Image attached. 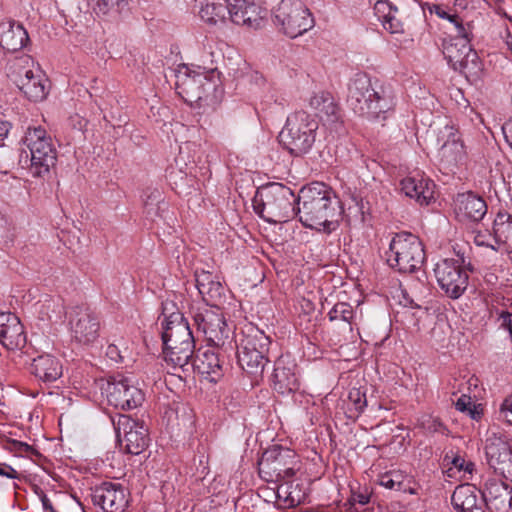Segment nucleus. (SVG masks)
<instances>
[{
	"instance_id": "nucleus-1",
	"label": "nucleus",
	"mask_w": 512,
	"mask_h": 512,
	"mask_svg": "<svg viewBox=\"0 0 512 512\" xmlns=\"http://www.w3.org/2000/svg\"><path fill=\"white\" fill-rule=\"evenodd\" d=\"M348 103L355 113L377 121L385 120L396 105L392 87L365 73H358L351 80Z\"/></svg>"
},
{
	"instance_id": "nucleus-2",
	"label": "nucleus",
	"mask_w": 512,
	"mask_h": 512,
	"mask_svg": "<svg viewBox=\"0 0 512 512\" xmlns=\"http://www.w3.org/2000/svg\"><path fill=\"white\" fill-rule=\"evenodd\" d=\"M210 65L184 67L176 75V91L187 103L201 106L216 104L222 94L220 72L213 65L214 52L206 53ZM203 63L208 61L203 60Z\"/></svg>"
},
{
	"instance_id": "nucleus-3",
	"label": "nucleus",
	"mask_w": 512,
	"mask_h": 512,
	"mask_svg": "<svg viewBox=\"0 0 512 512\" xmlns=\"http://www.w3.org/2000/svg\"><path fill=\"white\" fill-rule=\"evenodd\" d=\"M296 214L306 227L330 229L344 211L334 192L324 183L313 182L303 187L296 200Z\"/></svg>"
},
{
	"instance_id": "nucleus-4",
	"label": "nucleus",
	"mask_w": 512,
	"mask_h": 512,
	"mask_svg": "<svg viewBox=\"0 0 512 512\" xmlns=\"http://www.w3.org/2000/svg\"><path fill=\"white\" fill-rule=\"evenodd\" d=\"M163 308L162 341L165 360L174 367L184 368L193 357L195 342L189 323L179 311L170 312Z\"/></svg>"
},
{
	"instance_id": "nucleus-5",
	"label": "nucleus",
	"mask_w": 512,
	"mask_h": 512,
	"mask_svg": "<svg viewBox=\"0 0 512 512\" xmlns=\"http://www.w3.org/2000/svg\"><path fill=\"white\" fill-rule=\"evenodd\" d=\"M20 162L32 177L45 178L57 162V150L51 135L41 126L28 127L21 139Z\"/></svg>"
},
{
	"instance_id": "nucleus-6",
	"label": "nucleus",
	"mask_w": 512,
	"mask_h": 512,
	"mask_svg": "<svg viewBox=\"0 0 512 512\" xmlns=\"http://www.w3.org/2000/svg\"><path fill=\"white\" fill-rule=\"evenodd\" d=\"M296 200L289 187L273 182L257 189L253 209L266 222L282 223L296 214Z\"/></svg>"
},
{
	"instance_id": "nucleus-7",
	"label": "nucleus",
	"mask_w": 512,
	"mask_h": 512,
	"mask_svg": "<svg viewBox=\"0 0 512 512\" xmlns=\"http://www.w3.org/2000/svg\"><path fill=\"white\" fill-rule=\"evenodd\" d=\"M318 127L315 116L297 111L287 118L279 134L280 143L293 156L307 154L316 141Z\"/></svg>"
},
{
	"instance_id": "nucleus-8",
	"label": "nucleus",
	"mask_w": 512,
	"mask_h": 512,
	"mask_svg": "<svg viewBox=\"0 0 512 512\" xmlns=\"http://www.w3.org/2000/svg\"><path fill=\"white\" fill-rule=\"evenodd\" d=\"M272 21L280 33L292 39L315 25L310 9L301 0H281L272 11Z\"/></svg>"
},
{
	"instance_id": "nucleus-9",
	"label": "nucleus",
	"mask_w": 512,
	"mask_h": 512,
	"mask_svg": "<svg viewBox=\"0 0 512 512\" xmlns=\"http://www.w3.org/2000/svg\"><path fill=\"white\" fill-rule=\"evenodd\" d=\"M424 261V246L416 235L401 232L392 238L387 253V263L391 268L400 273H413L422 267Z\"/></svg>"
},
{
	"instance_id": "nucleus-10",
	"label": "nucleus",
	"mask_w": 512,
	"mask_h": 512,
	"mask_svg": "<svg viewBox=\"0 0 512 512\" xmlns=\"http://www.w3.org/2000/svg\"><path fill=\"white\" fill-rule=\"evenodd\" d=\"M456 256L441 259L434 267L438 285L452 299H458L466 291L469 279L467 270L472 269L464 254L457 253Z\"/></svg>"
},
{
	"instance_id": "nucleus-11",
	"label": "nucleus",
	"mask_w": 512,
	"mask_h": 512,
	"mask_svg": "<svg viewBox=\"0 0 512 512\" xmlns=\"http://www.w3.org/2000/svg\"><path fill=\"white\" fill-rule=\"evenodd\" d=\"M270 339L260 330L245 334L237 347V360L240 367L248 374L258 376L263 373L268 363Z\"/></svg>"
},
{
	"instance_id": "nucleus-12",
	"label": "nucleus",
	"mask_w": 512,
	"mask_h": 512,
	"mask_svg": "<svg viewBox=\"0 0 512 512\" xmlns=\"http://www.w3.org/2000/svg\"><path fill=\"white\" fill-rule=\"evenodd\" d=\"M194 325L202 332L210 346L218 349H233L230 329L218 307L198 308L193 312Z\"/></svg>"
},
{
	"instance_id": "nucleus-13",
	"label": "nucleus",
	"mask_w": 512,
	"mask_h": 512,
	"mask_svg": "<svg viewBox=\"0 0 512 512\" xmlns=\"http://www.w3.org/2000/svg\"><path fill=\"white\" fill-rule=\"evenodd\" d=\"M438 142L441 144L437 151V160L442 169L454 172L463 166L467 160V151L459 131L446 125L438 133Z\"/></svg>"
},
{
	"instance_id": "nucleus-14",
	"label": "nucleus",
	"mask_w": 512,
	"mask_h": 512,
	"mask_svg": "<svg viewBox=\"0 0 512 512\" xmlns=\"http://www.w3.org/2000/svg\"><path fill=\"white\" fill-rule=\"evenodd\" d=\"M443 54L448 64L465 76L475 74L479 69L478 56L472 49L471 40L449 39L443 45Z\"/></svg>"
},
{
	"instance_id": "nucleus-15",
	"label": "nucleus",
	"mask_w": 512,
	"mask_h": 512,
	"mask_svg": "<svg viewBox=\"0 0 512 512\" xmlns=\"http://www.w3.org/2000/svg\"><path fill=\"white\" fill-rule=\"evenodd\" d=\"M69 325L72 337L80 344H91L99 337V317L87 306L71 308Z\"/></svg>"
},
{
	"instance_id": "nucleus-16",
	"label": "nucleus",
	"mask_w": 512,
	"mask_h": 512,
	"mask_svg": "<svg viewBox=\"0 0 512 512\" xmlns=\"http://www.w3.org/2000/svg\"><path fill=\"white\" fill-rule=\"evenodd\" d=\"M488 465L499 475L512 480V445L502 434L492 433L485 441Z\"/></svg>"
},
{
	"instance_id": "nucleus-17",
	"label": "nucleus",
	"mask_w": 512,
	"mask_h": 512,
	"mask_svg": "<svg viewBox=\"0 0 512 512\" xmlns=\"http://www.w3.org/2000/svg\"><path fill=\"white\" fill-rule=\"evenodd\" d=\"M117 425L120 444L127 453L139 455L148 447V429L143 422L129 416H120Z\"/></svg>"
},
{
	"instance_id": "nucleus-18",
	"label": "nucleus",
	"mask_w": 512,
	"mask_h": 512,
	"mask_svg": "<svg viewBox=\"0 0 512 512\" xmlns=\"http://www.w3.org/2000/svg\"><path fill=\"white\" fill-rule=\"evenodd\" d=\"M107 394L109 402L123 410L136 408L144 401V393L130 377L120 376L108 382Z\"/></svg>"
},
{
	"instance_id": "nucleus-19",
	"label": "nucleus",
	"mask_w": 512,
	"mask_h": 512,
	"mask_svg": "<svg viewBox=\"0 0 512 512\" xmlns=\"http://www.w3.org/2000/svg\"><path fill=\"white\" fill-rule=\"evenodd\" d=\"M296 454L288 448H274L266 451L259 462L260 472L269 473L277 479L290 478L295 474Z\"/></svg>"
},
{
	"instance_id": "nucleus-20",
	"label": "nucleus",
	"mask_w": 512,
	"mask_h": 512,
	"mask_svg": "<svg viewBox=\"0 0 512 512\" xmlns=\"http://www.w3.org/2000/svg\"><path fill=\"white\" fill-rule=\"evenodd\" d=\"M92 501L104 512H123L128 505V493L125 487L117 482H103L92 492Z\"/></svg>"
},
{
	"instance_id": "nucleus-21",
	"label": "nucleus",
	"mask_w": 512,
	"mask_h": 512,
	"mask_svg": "<svg viewBox=\"0 0 512 512\" xmlns=\"http://www.w3.org/2000/svg\"><path fill=\"white\" fill-rule=\"evenodd\" d=\"M221 351L226 352L227 350L211 346L196 357L193 356L190 363L208 381L217 383L223 377L225 370Z\"/></svg>"
},
{
	"instance_id": "nucleus-22",
	"label": "nucleus",
	"mask_w": 512,
	"mask_h": 512,
	"mask_svg": "<svg viewBox=\"0 0 512 512\" xmlns=\"http://www.w3.org/2000/svg\"><path fill=\"white\" fill-rule=\"evenodd\" d=\"M0 343L11 351L21 350L26 346L24 327L13 313H0Z\"/></svg>"
},
{
	"instance_id": "nucleus-23",
	"label": "nucleus",
	"mask_w": 512,
	"mask_h": 512,
	"mask_svg": "<svg viewBox=\"0 0 512 512\" xmlns=\"http://www.w3.org/2000/svg\"><path fill=\"white\" fill-rule=\"evenodd\" d=\"M296 365L286 357H279L274 364L271 376L272 386L279 394L286 395L299 389Z\"/></svg>"
},
{
	"instance_id": "nucleus-24",
	"label": "nucleus",
	"mask_w": 512,
	"mask_h": 512,
	"mask_svg": "<svg viewBox=\"0 0 512 512\" xmlns=\"http://www.w3.org/2000/svg\"><path fill=\"white\" fill-rule=\"evenodd\" d=\"M454 203L455 214L461 221L478 222L487 213L485 200L472 192L458 194Z\"/></svg>"
},
{
	"instance_id": "nucleus-25",
	"label": "nucleus",
	"mask_w": 512,
	"mask_h": 512,
	"mask_svg": "<svg viewBox=\"0 0 512 512\" xmlns=\"http://www.w3.org/2000/svg\"><path fill=\"white\" fill-rule=\"evenodd\" d=\"M309 106L317 112L324 125L335 130L341 126L339 107L330 93H315L309 100Z\"/></svg>"
},
{
	"instance_id": "nucleus-26",
	"label": "nucleus",
	"mask_w": 512,
	"mask_h": 512,
	"mask_svg": "<svg viewBox=\"0 0 512 512\" xmlns=\"http://www.w3.org/2000/svg\"><path fill=\"white\" fill-rule=\"evenodd\" d=\"M400 187L407 197L415 199L421 205H427L434 198V183L419 174L403 178Z\"/></svg>"
},
{
	"instance_id": "nucleus-27",
	"label": "nucleus",
	"mask_w": 512,
	"mask_h": 512,
	"mask_svg": "<svg viewBox=\"0 0 512 512\" xmlns=\"http://www.w3.org/2000/svg\"><path fill=\"white\" fill-rule=\"evenodd\" d=\"M481 493L482 501L491 509L500 510L507 506L512 507V489L498 479H488Z\"/></svg>"
},
{
	"instance_id": "nucleus-28",
	"label": "nucleus",
	"mask_w": 512,
	"mask_h": 512,
	"mask_svg": "<svg viewBox=\"0 0 512 512\" xmlns=\"http://www.w3.org/2000/svg\"><path fill=\"white\" fill-rule=\"evenodd\" d=\"M29 41L25 28L12 20L0 22V46L8 52L21 50Z\"/></svg>"
},
{
	"instance_id": "nucleus-29",
	"label": "nucleus",
	"mask_w": 512,
	"mask_h": 512,
	"mask_svg": "<svg viewBox=\"0 0 512 512\" xmlns=\"http://www.w3.org/2000/svg\"><path fill=\"white\" fill-rule=\"evenodd\" d=\"M451 503L456 512H484L483 501L478 499L475 486L470 484L457 486Z\"/></svg>"
},
{
	"instance_id": "nucleus-30",
	"label": "nucleus",
	"mask_w": 512,
	"mask_h": 512,
	"mask_svg": "<svg viewBox=\"0 0 512 512\" xmlns=\"http://www.w3.org/2000/svg\"><path fill=\"white\" fill-rule=\"evenodd\" d=\"M31 373L43 382H54L62 375V364L55 356L42 354L33 359Z\"/></svg>"
},
{
	"instance_id": "nucleus-31",
	"label": "nucleus",
	"mask_w": 512,
	"mask_h": 512,
	"mask_svg": "<svg viewBox=\"0 0 512 512\" xmlns=\"http://www.w3.org/2000/svg\"><path fill=\"white\" fill-rule=\"evenodd\" d=\"M374 13L383 28L391 34L404 32V24L399 18L398 8L388 0H379L374 5Z\"/></svg>"
},
{
	"instance_id": "nucleus-32",
	"label": "nucleus",
	"mask_w": 512,
	"mask_h": 512,
	"mask_svg": "<svg viewBox=\"0 0 512 512\" xmlns=\"http://www.w3.org/2000/svg\"><path fill=\"white\" fill-rule=\"evenodd\" d=\"M48 80L40 68L32 73V77L18 84L19 90L31 101L38 102L46 98L48 94Z\"/></svg>"
},
{
	"instance_id": "nucleus-33",
	"label": "nucleus",
	"mask_w": 512,
	"mask_h": 512,
	"mask_svg": "<svg viewBox=\"0 0 512 512\" xmlns=\"http://www.w3.org/2000/svg\"><path fill=\"white\" fill-rule=\"evenodd\" d=\"M39 67L35 64L34 60L29 55H22L15 58L9 65L8 76L11 81L17 86L25 79L32 77V73Z\"/></svg>"
},
{
	"instance_id": "nucleus-34",
	"label": "nucleus",
	"mask_w": 512,
	"mask_h": 512,
	"mask_svg": "<svg viewBox=\"0 0 512 512\" xmlns=\"http://www.w3.org/2000/svg\"><path fill=\"white\" fill-rule=\"evenodd\" d=\"M497 243H512V216L508 213H498L493 225Z\"/></svg>"
},
{
	"instance_id": "nucleus-35",
	"label": "nucleus",
	"mask_w": 512,
	"mask_h": 512,
	"mask_svg": "<svg viewBox=\"0 0 512 512\" xmlns=\"http://www.w3.org/2000/svg\"><path fill=\"white\" fill-rule=\"evenodd\" d=\"M227 4L206 3L199 10L201 20L209 25H216L218 22H224L227 16Z\"/></svg>"
},
{
	"instance_id": "nucleus-36",
	"label": "nucleus",
	"mask_w": 512,
	"mask_h": 512,
	"mask_svg": "<svg viewBox=\"0 0 512 512\" xmlns=\"http://www.w3.org/2000/svg\"><path fill=\"white\" fill-rule=\"evenodd\" d=\"M244 15L245 22L243 26L259 29L265 25L268 11L266 8L252 2L248 10L244 12Z\"/></svg>"
},
{
	"instance_id": "nucleus-37",
	"label": "nucleus",
	"mask_w": 512,
	"mask_h": 512,
	"mask_svg": "<svg viewBox=\"0 0 512 512\" xmlns=\"http://www.w3.org/2000/svg\"><path fill=\"white\" fill-rule=\"evenodd\" d=\"M199 293L204 301L211 305L210 308L218 307L225 298V289L217 277L208 286L202 288Z\"/></svg>"
},
{
	"instance_id": "nucleus-38",
	"label": "nucleus",
	"mask_w": 512,
	"mask_h": 512,
	"mask_svg": "<svg viewBox=\"0 0 512 512\" xmlns=\"http://www.w3.org/2000/svg\"><path fill=\"white\" fill-rule=\"evenodd\" d=\"M252 1L250 0H227V13L230 20L236 25H244V12L248 10Z\"/></svg>"
},
{
	"instance_id": "nucleus-39",
	"label": "nucleus",
	"mask_w": 512,
	"mask_h": 512,
	"mask_svg": "<svg viewBox=\"0 0 512 512\" xmlns=\"http://www.w3.org/2000/svg\"><path fill=\"white\" fill-rule=\"evenodd\" d=\"M452 26L451 30L453 32V35L450 39H465V40H472L473 33L472 28L473 26L471 23L466 22L464 23L462 18L455 13V15L452 17L451 21L449 22Z\"/></svg>"
},
{
	"instance_id": "nucleus-40",
	"label": "nucleus",
	"mask_w": 512,
	"mask_h": 512,
	"mask_svg": "<svg viewBox=\"0 0 512 512\" xmlns=\"http://www.w3.org/2000/svg\"><path fill=\"white\" fill-rule=\"evenodd\" d=\"M452 26L451 30L453 32V35L450 39H465V40H472L473 33L472 28L473 26L471 23L466 22L464 23L462 18L455 13V15L452 17L451 21L449 22Z\"/></svg>"
},
{
	"instance_id": "nucleus-41",
	"label": "nucleus",
	"mask_w": 512,
	"mask_h": 512,
	"mask_svg": "<svg viewBox=\"0 0 512 512\" xmlns=\"http://www.w3.org/2000/svg\"><path fill=\"white\" fill-rule=\"evenodd\" d=\"M328 318L330 321L341 320L350 324L354 318L353 307L348 303L339 302L328 312Z\"/></svg>"
},
{
	"instance_id": "nucleus-42",
	"label": "nucleus",
	"mask_w": 512,
	"mask_h": 512,
	"mask_svg": "<svg viewBox=\"0 0 512 512\" xmlns=\"http://www.w3.org/2000/svg\"><path fill=\"white\" fill-rule=\"evenodd\" d=\"M403 475L397 471L384 473L379 478V484L387 489L400 491L403 487Z\"/></svg>"
},
{
	"instance_id": "nucleus-43",
	"label": "nucleus",
	"mask_w": 512,
	"mask_h": 512,
	"mask_svg": "<svg viewBox=\"0 0 512 512\" xmlns=\"http://www.w3.org/2000/svg\"><path fill=\"white\" fill-rule=\"evenodd\" d=\"M18 228L15 223L7 219L0 221V238L5 245L12 244L17 237Z\"/></svg>"
},
{
	"instance_id": "nucleus-44",
	"label": "nucleus",
	"mask_w": 512,
	"mask_h": 512,
	"mask_svg": "<svg viewBox=\"0 0 512 512\" xmlns=\"http://www.w3.org/2000/svg\"><path fill=\"white\" fill-rule=\"evenodd\" d=\"M6 448L21 457H32L38 454L31 445L18 440H9Z\"/></svg>"
},
{
	"instance_id": "nucleus-45",
	"label": "nucleus",
	"mask_w": 512,
	"mask_h": 512,
	"mask_svg": "<svg viewBox=\"0 0 512 512\" xmlns=\"http://www.w3.org/2000/svg\"><path fill=\"white\" fill-rule=\"evenodd\" d=\"M87 2L94 13L97 15H106L112 8L119 4L120 0H87Z\"/></svg>"
},
{
	"instance_id": "nucleus-46",
	"label": "nucleus",
	"mask_w": 512,
	"mask_h": 512,
	"mask_svg": "<svg viewBox=\"0 0 512 512\" xmlns=\"http://www.w3.org/2000/svg\"><path fill=\"white\" fill-rule=\"evenodd\" d=\"M348 398L353 404L355 411L357 412H362L367 406L366 395L365 393L361 392L360 389H351Z\"/></svg>"
},
{
	"instance_id": "nucleus-47",
	"label": "nucleus",
	"mask_w": 512,
	"mask_h": 512,
	"mask_svg": "<svg viewBox=\"0 0 512 512\" xmlns=\"http://www.w3.org/2000/svg\"><path fill=\"white\" fill-rule=\"evenodd\" d=\"M421 427L429 433H444L445 427L441 421L433 417H424L420 422Z\"/></svg>"
},
{
	"instance_id": "nucleus-48",
	"label": "nucleus",
	"mask_w": 512,
	"mask_h": 512,
	"mask_svg": "<svg viewBox=\"0 0 512 512\" xmlns=\"http://www.w3.org/2000/svg\"><path fill=\"white\" fill-rule=\"evenodd\" d=\"M195 277H196V287H197L198 291L200 292L202 290V288H205L206 286H208L209 283L212 282V280H214L217 276L209 271L196 270Z\"/></svg>"
},
{
	"instance_id": "nucleus-49",
	"label": "nucleus",
	"mask_w": 512,
	"mask_h": 512,
	"mask_svg": "<svg viewBox=\"0 0 512 512\" xmlns=\"http://www.w3.org/2000/svg\"><path fill=\"white\" fill-rule=\"evenodd\" d=\"M429 11L431 14L437 15L441 19H445L447 21H451L452 17L455 15V13H451L447 9H445L443 6L438 4H432L429 6Z\"/></svg>"
},
{
	"instance_id": "nucleus-50",
	"label": "nucleus",
	"mask_w": 512,
	"mask_h": 512,
	"mask_svg": "<svg viewBox=\"0 0 512 512\" xmlns=\"http://www.w3.org/2000/svg\"><path fill=\"white\" fill-rule=\"evenodd\" d=\"M500 413L508 423L512 424V394L501 404Z\"/></svg>"
},
{
	"instance_id": "nucleus-51",
	"label": "nucleus",
	"mask_w": 512,
	"mask_h": 512,
	"mask_svg": "<svg viewBox=\"0 0 512 512\" xmlns=\"http://www.w3.org/2000/svg\"><path fill=\"white\" fill-rule=\"evenodd\" d=\"M107 357L115 363L123 362L124 356L120 348L115 344L108 345L106 349Z\"/></svg>"
},
{
	"instance_id": "nucleus-52",
	"label": "nucleus",
	"mask_w": 512,
	"mask_h": 512,
	"mask_svg": "<svg viewBox=\"0 0 512 512\" xmlns=\"http://www.w3.org/2000/svg\"><path fill=\"white\" fill-rule=\"evenodd\" d=\"M472 405L473 403L471 401V397L465 394L461 395L455 402L456 409L465 413L470 409Z\"/></svg>"
},
{
	"instance_id": "nucleus-53",
	"label": "nucleus",
	"mask_w": 512,
	"mask_h": 512,
	"mask_svg": "<svg viewBox=\"0 0 512 512\" xmlns=\"http://www.w3.org/2000/svg\"><path fill=\"white\" fill-rule=\"evenodd\" d=\"M0 476L9 479H19L20 474L10 465L0 462Z\"/></svg>"
},
{
	"instance_id": "nucleus-54",
	"label": "nucleus",
	"mask_w": 512,
	"mask_h": 512,
	"mask_svg": "<svg viewBox=\"0 0 512 512\" xmlns=\"http://www.w3.org/2000/svg\"><path fill=\"white\" fill-rule=\"evenodd\" d=\"M502 131L506 142L512 148V119L504 123L502 126Z\"/></svg>"
},
{
	"instance_id": "nucleus-55",
	"label": "nucleus",
	"mask_w": 512,
	"mask_h": 512,
	"mask_svg": "<svg viewBox=\"0 0 512 512\" xmlns=\"http://www.w3.org/2000/svg\"><path fill=\"white\" fill-rule=\"evenodd\" d=\"M10 128L9 122L0 120V147L4 145V140L7 138Z\"/></svg>"
},
{
	"instance_id": "nucleus-56",
	"label": "nucleus",
	"mask_w": 512,
	"mask_h": 512,
	"mask_svg": "<svg viewBox=\"0 0 512 512\" xmlns=\"http://www.w3.org/2000/svg\"><path fill=\"white\" fill-rule=\"evenodd\" d=\"M465 461L466 460L461 455H456L452 458L451 464L458 471H463Z\"/></svg>"
},
{
	"instance_id": "nucleus-57",
	"label": "nucleus",
	"mask_w": 512,
	"mask_h": 512,
	"mask_svg": "<svg viewBox=\"0 0 512 512\" xmlns=\"http://www.w3.org/2000/svg\"><path fill=\"white\" fill-rule=\"evenodd\" d=\"M73 122H75L73 125L75 128H78L79 130H82L87 125V120L80 117L79 115H75L71 118Z\"/></svg>"
},
{
	"instance_id": "nucleus-58",
	"label": "nucleus",
	"mask_w": 512,
	"mask_h": 512,
	"mask_svg": "<svg viewBox=\"0 0 512 512\" xmlns=\"http://www.w3.org/2000/svg\"><path fill=\"white\" fill-rule=\"evenodd\" d=\"M466 413L474 420H478L481 417V411H479L475 404H473Z\"/></svg>"
},
{
	"instance_id": "nucleus-59",
	"label": "nucleus",
	"mask_w": 512,
	"mask_h": 512,
	"mask_svg": "<svg viewBox=\"0 0 512 512\" xmlns=\"http://www.w3.org/2000/svg\"><path fill=\"white\" fill-rule=\"evenodd\" d=\"M354 501H356L357 503H359L360 505H366L369 503L370 501V498L369 496L367 495H364V494H358L354 497Z\"/></svg>"
},
{
	"instance_id": "nucleus-60",
	"label": "nucleus",
	"mask_w": 512,
	"mask_h": 512,
	"mask_svg": "<svg viewBox=\"0 0 512 512\" xmlns=\"http://www.w3.org/2000/svg\"><path fill=\"white\" fill-rule=\"evenodd\" d=\"M475 469V464L471 461H465V464H464V468H463V471L465 473H469V474H472V472L474 471Z\"/></svg>"
},
{
	"instance_id": "nucleus-61",
	"label": "nucleus",
	"mask_w": 512,
	"mask_h": 512,
	"mask_svg": "<svg viewBox=\"0 0 512 512\" xmlns=\"http://www.w3.org/2000/svg\"><path fill=\"white\" fill-rule=\"evenodd\" d=\"M505 43H506V45L508 47V50L512 54V35L510 33H507V36H506V39H505Z\"/></svg>"
},
{
	"instance_id": "nucleus-62",
	"label": "nucleus",
	"mask_w": 512,
	"mask_h": 512,
	"mask_svg": "<svg viewBox=\"0 0 512 512\" xmlns=\"http://www.w3.org/2000/svg\"><path fill=\"white\" fill-rule=\"evenodd\" d=\"M293 504H294V499H291L289 502V505H293Z\"/></svg>"
}]
</instances>
